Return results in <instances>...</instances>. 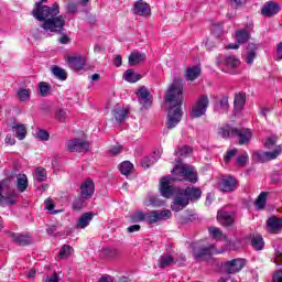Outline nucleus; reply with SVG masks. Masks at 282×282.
<instances>
[{
	"label": "nucleus",
	"instance_id": "nucleus-47",
	"mask_svg": "<svg viewBox=\"0 0 282 282\" xmlns=\"http://www.w3.org/2000/svg\"><path fill=\"white\" fill-rule=\"evenodd\" d=\"M35 138H37V140H42L43 142H47V140H50V133L45 130L39 129L35 132Z\"/></svg>",
	"mask_w": 282,
	"mask_h": 282
},
{
	"label": "nucleus",
	"instance_id": "nucleus-42",
	"mask_svg": "<svg viewBox=\"0 0 282 282\" xmlns=\"http://www.w3.org/2000/svg\"><path fill=\"white\" fill-rule=\"evenodd\" d=\"M18 98L21 100V102H26V100H30V89L20 88L18 90Z\"/></svg>",
	"mask_w": 282,
	"mask_h": 282
},
{
	"label": "nucleus",
	"instance_id": "nucleus-44",
	"mask_svg": "<svg viewBox=\"0 0 282 282\" xmlns=\"http://www.w3.org/2000/svg\"><path fill=\"white\" fill-rule=\"evenodd\" d=\"M276 135H271L269 137L265 142H264V148L265 149H273V151L276 149Z\"/></svg>",
	"mask_w": 282,
	"mask_h": 282
},
{
	"label": "nucleus",
	"instance_id": "nucleus-31",
	"mask_svg": "<svg viewBox=\"0 0 282 282\" xmlns=\"http://www.w3.org/2000/svg\"><path fill=\"white\" fill-rule=\"evenodd\" d=\"M17 193L10 192L7 196H2L0 206H14V204H17Z\"/></svg>",
	"mask_w": 282,
	"mask_h": 282
},
{
	"label": "nucleus",
	"instance_id": "nucleus-10",
	"mask_svg": "<svg viewBox=\"0 0 282 282\" xmlns=\"http://www.w3.org/2000/svg\"><path fill=\"white\" fill-rule=\"evenodd\" d=\"M243 268H246V260L241 258L229 260L224 264V270L227 274H237V272H241Z\"/></svg>",
	"mask_w": 282,
	"mask_h": 282
},
{
	"label": "nucleus",
	"instance_id": "nucleus-1",
	"mask_svg": "<svg viewBox=\"0 0 282 282\" xmlns=\"http://www.w3.org/2000/svg\"><path fill=\"white\" fill-rule=\"evenodd\" d=\"M45 0L37 2L32 11L34 19L37 21H44L41 28L45 32H63L65 28V18L58 15L61 13L58 3H54L52 7L43 6Z\"/></svg>",
	"mask_w": 282,
	"mask_h": 282
},
{
	"label": "nucleus",
	"instance_id": "nucleus-39",
	"mask_svg": "<svg viewBox=\"0 0 282 282\" xmlns=\"http://www.w3.org/2000/svg\"><path fill=\"white\" fill-rule=\"evenodd\" d=\"M47 180V171L45 167H36L35 169V182H45Z\"/></svg>",
	"mask_w": 282,
	"mask_h": 282
},
{
	"label": "nucleus",
	"instance_id": "nucleus-45",
	"mask_svg": "<svg viewBox=\"0 0 282 282\" xmlns=\"http://www.w3.org/2000/svg\"><path fill=\"white\" fill-rule=\"evenodd\" d=\"M217 105H219L223 111H228V108L230 107L228 104V96L223 95L221 98L217 101Z\"/></svg>",
	"mask_w": 282,
	"mask_h": 282
},
{
	"label": "nucleus",
	"instance_id": "nucleus-48",
	"mask_svg": "<svg viewBox=\"0 0 282 282\" xmlns=\"http://www.w3.org/2000/svg\"><path fill=\"white\" fill-rule=\"evenodd\" d=\"M132 221H134V223L147 221V214H144V212H135L132 215Z\"/></svg>",
	"mask_w": 282,
	"mask_h": 282
},
{
	"label": "nucleus",
	"instance_id": "nucleus-12",
	"mask_svg": "<svg viewBox=\"0 0 282 282\" xmlns=\"http://www.w3.org/2000/svg\"><path fill=\"white\" fill-rule=\"evenodd\" d=\"M224 250L215 249V245H209L208 247L195 248L193 254L196 259H206V257H212V254H223Z\"/></svg>",
	"mask_w": 282,
	"mask_h": 282
},
{
	"label": "nucleus",
	"instance_id": "nucleus-54",
	"mask_svg": "<svg viewBox=\"0 0 282 282\" xmlns=\"http://www.w3.org/2000/svg\"><path fill=\"white\" fill-rule=\"evenodd\" d=\"M238 166H243L245 164H248V153H245L237 159Z\"/></svg>",
	"mask_w": 282,
	"mask_h": 282
},
{
	"label": "nucleus",
	"instance_id": "nucleus-41",
	"mask_svg": "<svg viewBox=\"0 0 282 282\" xmlns=\"http://www.w3.org/2000/svg\"><path fill=\"white\" fill-rule=\"evenodd\" d=\"M267 199H268V193H265V192H262V193L258 196V198H257V200H256V206H257V208H259V210H263V208H265V202H267Z\"/></svg>",
	"mask_w": 282,
	"mask_h": 282
},
{
	"label": "nucleus",
	"instance_id": "nucleus-57",
	"mask_svg": "<svg viewBox=\"0 0 282 282\" xmlns=\"http://www.w3.org/2000/svg\"><path fill=\"white\" fill-rule=\"evenodd\" d=\"M273 282H282V270L275 271L273 274Z\"/></svg>",
	"mask_w": 282,
	"mask_h": 282
},
{
	"label": "nucleus",
	"instance_id": "nucleus-26",
	"mask_svg": "<svg viewBox=\"0 0 282 282\" xmlns=\"http://www.w3.org/2000/svg\"><path fill=\"white\" fill-rule=\"evenodd\" d=\"M202 76V68L199 66H192L188 67L185 72V78L186 80H197Z\"/></svg>",
	"mask_w": 282,
	"mask_h": 282
},
{
	"label": "nucleus",
	"instance_id": "nucleus-59",
	"mask_svg": "<svg viewBox=\"0 0 282 282\" xmlns=\"http://www.w3.org/2000/svg\"><path fill=\"white\" fill-rule=\"evenodd\" d=\"M46 282H58V273H53L51 276H47Z\"/></svg>",
	"mask_w": 282,
	"mask_h": 282
},
{
	"label": "nucleus",
	"instance_id": "nucleus-49",
	"mask_svg": "<svg viewBox=\"0 0 282 282\" xmlns=\"http://www.w3.org/2000/svg\"><path fill=\"white\" fill-rule=\"evenodd\" d=\"M67 116H69V111L67 110L58 109L56 111V118L59 122H65V120H67Z\"/></svg>",
	"mask_w": 282,
	"mask_h": 282
},
{
	"label": "nucleus",
	"instance_id": "nucleus-27",
	"mask_svg": "<svg viewBox=\"0 0 282 282\" xmlns=\"http://www.w3.org/2000/svg\"><path fill=\"white\" fill-rule=\"evenodd\" d=\"M259 46L257 44H249L247 48V55H246V63L247 65H252L254 63V59L257 58V50Z\"/></svg>",
	"mask_w": 282,
	"mask_h": 282
},
{
	"label": "nucleus",
	"instance_id": "nucleus-4",
	"mask_svg": "<svg viewBox=\"0 0 282 282\" xmlns=\"http://www.w3.org/2000/svg\"><path fill=\"white\" fill-rule=\"evenodd\" d=\"M202 197V189L199 187H187L185 189H181L172 205L171 208L175 213H180V210H184V207L189 204V202H197Z\"/></svg>",
	"mask_w": 282,
	"mask_h": 282
},
{
	"label": "nucleus",
	"instance_id": "nucleus-58",
	"mask_svg": "<svg viewBox=\"0 0 282 282\" xmlns=\"http://www.w3.org/2000/svg\"><path fill=\"white\" fill-rule=\"evenodd\" d=\"M141 165L143 169H149V166L153 165V161L149 158L143 159Z\"/></svg>",
	"mask_w": 282,
	"mask_h": 282
},
{
	"label": "nucleus",
	"instance_id": "nucleus-23",
	"mask_svg": "<svg viewBox=\"0 0 282 282\" xmlns=\"http://www.w3.org/2000/svg\"><path fill=\"white\" fill-rule=\"evenodd\" d=\"M144 61H147V53L134 51L129 56V65H131V67L142 64Z\"/></svg>",
	"mask_w": 282,
	"mask_h": 282
},
{
	"label": "nucleus",
	"instance_id": "nucleus-30",
	"mask_svg": "<svg viewBox=\"0 0 282 282\" xmlns=\"http://www.w3.org/2000/svg\"><path fill=\"white\" fill-rule=\"evenodd\" d=\"M234 107L236 111H241L246 107V94L239 93L235 96Z\"/></svg>",
	"mask_w": 282,
	"mask_h": 282
},
{
	"label": "nucleus",
	"instance_id": "nucleus-13",
	"mask_svg": "<svg viewBox=\"0 0 282 282\" xmlns=\"http://www.w3.org/2000/svg\"><path fill=\"white\" fill-rule=\"evenodd\" d=\"M137 98L140 105H142V107L145 109H149V107L153 105V96H151V93L145 86H142L138 89Z\"/></svg>",
	"mask_w": 282,
	"mask_h": 282
},
{
	"label": "nucleus",
	"instance_id": "nucleus-14",
	"mask_svg": "<svg viewBox=\"0 0 282 282\" xmlns=\"http://www.w3.org/2000/svg\"><path fill=\"white\" fill-rule=\"evenodd\" d=\"M218 188L223 193H232L237 188V180L232 176H223L218 183Z\"/></svg>",
	"mask_w": 282,
	"mask_h": 282
},
{
	"label": "nucleus",
	"instance_id": "nucleus-16",
	"mask_svg": "<svg viewBox=\"0 0 282 282\" xmlns=\"http://www.w3.org/2000/svg\"><path fill=\"white\" fill-rule=\"evenodd\" d=\"M267 230L272 235H279V232L282 231V218H278L274 216L270 217L267 220Z\"/></svg>",
	"mask_w": 282,
	"mask_h": 282
},
{
	"label": "nucleus",
	"instance_id": "nucleus-5",
	"mask_svg": "<svg viewBox=\"0 0 282 282\" xmlns=\"http://www.w3.org/2000/svg\"><path fill=\"white\" fill-rule=\"evenodd\" d=\"M218 134H220L225 140L228 138H238L239 144H248L252 140V131L248 128H232L230 124L226 123L218 129Z\"/></svg>",
	"mask_w": 282,
	"mask_h": 282
},
{
	"label": "nucleus",
	"instance_id": "nucleus-62",
	"mask_svg": "<svg viewBox=\"0 0 282 282\" xmlns=\"http://www.w3.org/2000/svg\"><path fill=\"white\" fill-rule=\"evenodd\" d=\"M276 56L278 61H282V42L278 44Z\"/></svg>",
	"mask_w": 282,
	"mask_h": 282
},
{
	"label": "nucleus",
	"instance_id": "nucleus-64",
	"mask_svg": "<svg viewBox=\"0 0 282 282\" xmlns=\"http://www.w3.org/2000/svg\"><path fill=\"white\" fill-rule=\"evenodd\" d=\"M113 63H115L116 67H120V65H122V56L116 55Z\"/></svg>",
	"mask_w": 282,
	"mask_h": 282
},
{
	"label": "nucleus",
	"instance_id": "nucleus-20",
	"mask_svg": "<svg viewBox=\"0 0 282 282\" xmlns=\"http://www.w3.org/2000/svg\"><path fill=\"white\" fill-rule=\"evenodd\" d=\"M217 220L219 221V224H221V226H232L235 221V215L230 212L219 209Z\"/></svg>",
	"mask_w": 282,
	"mask_h": 282
},
{
	"label": "nucleus",
	"instance_id": "nucleus-21",
	"mask_svg": "<svg viewBox=\"0 0 282 282\" xmlns=\"http://www.w3.org/2000/svg\"><path fill=\"white\" fill-rule=\"evenodd\" d=\"M10 237L14 243L18 246H30L32 243V238L29 234H10Z\"/></svg>",
	"mask_w": 282,
	"mask_h": 282
},
{
	"label": "nucleus",
	"instance_id": "nucleus-9",
	"mask_svg": "<svg viewBox=\"0 0 282 282\" xmlns=\"http://www.w3.org/2000/svg\"><path fill=\"white\" fill-rule=\"evenodd\" d=\"M281 145H278L272 152L256 151L252 156L256 162H270L276 160L281 155Z\"/></svg>",
	"mask_w": 282,
	"mask_h": 282
},
{
	"label": "nucleus",
	"instance_id": "nucleus-36",
	"mask_svg": "<svg viewBox=\"0 0 282 282\" xmlns=\"http://www.w3.org/2000/svg\"><path fill=\"white\" fill-rule=\"evenodd\" d=\"M251 246L253 250H263L265 242L263 241V237L261 235H256L251 239Z\"/></svg>",
	"mask_w": 282,
	"mask_h": 282
},
{
	"label": "nucleus",
	"instance_id": "nucleus-46",
	"mask_svg": "<svg viewBox=\"0 0 282 282\" xmlns=\"http://www.w3.org/2000/svg\"><path fill=\"white\" fill-rule=\"evenodd\" d=\"M72 254V247L68 245H64L62 249L59 250V258L61 259H67Z\"/></svg>",
	"mask_w": 282,
	"mask_h": 282
},
{
	"label": "nucleus",
	"instance_id": "nucleus-56",
	"mask_svg": "<svg viewBox=\"0 0 282 282\" xmlns=\"http://www.w3.org/2000/svg\"><path fill=\"white\" fill-rule=\"evenodd\" d=\"M44 206H45L46 210H54V202H52L51 198H47L44 202Z\"/></svg>",
	"mask_w": 282,
	"mask_h": 282
},
{
	"label": "nucleus",
	"instance_id": "nucleus-3",
	"mask_svg": "<svg viewBox=\"0 0 282 282\" xmlns=\"http://www.w3.org/2000/svg\"><path fill=\"white\" fill-rule=\"evenodd\" d=\"M184 86L177 82H174L167 89L164 100L170 105L167 112V129H175L180 121L182 120V100Z\"/></svg>",
	"mask_w": 282,
	"mask_h": 282
},
{
	"label": "nucleus",
	"instance_id": "nucleus-32",
	"mask_svg": "<svg viewBox=\"0 0 282 282\" xmlns=\"http://www.w3.org/2000/svg\"><path fill=\"white\" fill-rule=\"evenodd\" d=\"M175 263V258L171 254H163L160 257L159 268H170V265H173Z\"/></svg>",
	"mask_w": 282,
	"mask_h": 282
},
{
	"label": "nucleus",
	"instance_id": "nucleus-37",
	"mask_svg": "<svg viewBox=\"0 0 282 282\" xmlns=\"http://www.w3.org/2000/svg\"><path fill=\"white\" fill-rule=\"evenodd\" d=\"M208 232L213 239H216V241H219L221 239H226V235H224V231L217 227H209Z\"/></svg>",
	"mask_w": 282,
	"mask_h": 282
},
{
	"label": "nucleus",
	"instance_id": "nucleus-8",
	"mask_svg": "<svg viewBox=\"0 0 282 282\" xmlns=\"http://www.w3.org/2000/svg\"><path fill=\"white\" fill-rule=\"evenodd\" d=\"M89 142L83 139H72L66 143V149L70 153H87L89 151Z\"/></svg>",
	"mask_w": 282,
	"mask_h": 282
},
{
	"label": "nucleus",
	"instance_id": "nucleus-55",
	"mask_svg": "<svg viewBox=\"0 0 282 282\" xmlns=\"http://www.w3.org/2000/svg\"><path fill=\"white\" fill-rule=\"evenodd\" d=\"M58 43H61L62 45H67L69 44V37L67 34H62L59 37H58Z\"/></svg>",
	"mask_w": 282,
	"mask_h": 282
},
{
	"label": "nucleus",
	"instance_id": "nucleus-25",
	"mask_svg": "<svg viewBox=\"0 0 282 282\" xmlns=\"http://www.w3.org/2000/svg\"><path fill=\"white\" fill-rule=\"evenodd\" d=\"M91 219H94V213L87 212L83 214L77 220L76 228H79V229L87 228V226H89V224L91 223Z\"/></svg>",
	"mask_w": 282,
	"mask_h": 282
},
{
	"label": "nucleus",
	"instance_id": "nucleus-22",
	"mask_svg": "<svg viewBox=\"0 0 282 282\" xmlns=\"http://www.w3.org/2000/svg\"><path fill=\"white\" fill-rule=\"evenodd\" d=\"M224 65L227 67V72H229V74H235L232 69H237V67L241 65V62L239 58H237V56L228 55L224 59Z\"/></svg>",
	"mask_w": 282,
	"mask_h": 282
},
{
	"label": "nucleus",
	"instance_id": "nucleus-33",
	"mask_svg": "<svg viewBox=\"0 0 282 282\" xmlns=\"http://www.w3.org/2000/svg\"><path fill=\"white\" fill-rule=\"evenodd\" d=\"M17 181L18 191L25 193L28 191V176L25 174H19Z\"/></svg>",
	"mask_w": 282,
	"mask_h": 282
},
{
	"label": "nucleus",
	"instance_id": "nucleus-34",
	"mask_svg": "<svg viewBox=\"0 0 282 282\" xmlns=\"http://www.w3.org/2000/svg\"><path fill=\"white\" fill-rule=\"evenodd\" d=\"M133 169H134L133 163L129 161H124L119 165V171L121 175H126V176L131 175V173H133Z\"/></svg>",
	"mask_w": 282,
	"mask_h": 282
},
{
	"label": "nucleus",
	"instance_id": "nucleus-15",
	"mask_svg": "<svg viewBox=\"0 0 282 282\" xmlns=\"http://www.w3.org/2000/svg\"><path fill=\"white\" fill-rule=\"evenodd\" d=\"M95 191H96V185L91 180H86L80 185V196L83 197V199H91V197H94Z\"/></svg>",
	"mask_w": 282,
	"mask_h": 282
},
{
	"label": "nucleus",
	"instance_id": "nucleus-2",
	"mask_svg": "<svg viewBox=\"0 0 282 282\" xmlns=\"http://www.w3.org/2000/svg\"><path fill=\"white\" fill-rule=\"evenodd\" d=\"M173 176H164L161 178L160 191L162 197H173L175 189L173 188V182H191L192 184L197 183V171L195 167L186 164H178L172 170Z\"/></svg>",
	"mask_w": 282,
	"mask_h": 282
},
{
	"label": "nucleus",
	"instance_id": "nucleus-63",
	"mask_svg": "<svg viewBox=\"0 0 282 282\" xmlns=\"http://www.w3.org/2000/svg\"><path fill=\"white\" fill-rule=\"evenodd\" d=\"M128 232H138L140 231V225H132L127 228Z\"/></svg>",
	"mask_w": 282,
	"mask_h": 282
},
{
	"label": "nucleus",
	"instance_id": "nucleus-24",
	"mask_svg": "<svg viewBox=\"0 0 282 282\" xmlns=\"http://www.w3.org/2000/svg\"><path fill=\"white\" fill-rule=\"evenodd\" d=\"M68 63L75 72H80V69L87 65V59L83 56H70L68 57Z\"/></svg>",
	"mask_w": 282,
	"mask_h": 282
},
{
	"label": "nucleus",
	"instance_id": "nucleus-43",
	"mask_svg": "<svg viewBox=\"0 0 282 282\" xmlns=\"http://www.w3.org/2000/svg\"><path fill=\"white\" fill-rule=\"evenodd\" d=\"M189 153H193V150L188 145H183L175 151V155H180L181 158H186Z\"/></svg>",
	"mask_w": 282,
	"mask_h": 282
},
{
	"label": "nucleus",
	"instance_id": "nucleus-7",
	"mask_svg": "<svg viewBox=\"0 0 282 282\" xmlns=\"http://www.w3.org/2000/svg\"><path fill=\"white\" fill-rule=\"evenodd\" d=\"M173 217V213L170 209L165 210H152L147 213V223L148 224H160V221H166Z\"/></svg>",
	"mask_w": 282,
	"mask_h": 282
},
{
	"label": "nucleus",
	"instance_id": "nucleus-17",
	"mask_svg": "<svg viewBox=\"0 0 282 282\" xmlns=\"http://www.w3.org/2000/svg\"><path fill=\"white\" fill-rule=\"evenodd\" d=\"M279 12H281V6H279V3L273 2V1H269V2L264 3V6L261 10V14L263 17H268V18L279 14Z\"/></svg>",
	"mask_w": 282,
	"mask_h": 282
},
{
	"label": "nucleus",
	"instance_id": "nucleus-52",
	"mask_svg": "<svg viewBox=\"0 0 282 282\" xmlns=\"http://www.w3.org/2000/svg\"><path fill=\"white\" fill-rule=\"evenodd\" d=\"M85 205V200L82 198H76L73 202V210H82L83 206Z\"/></svg>",
	"mask_w": 282,
	"mask_h": 282
},
{
	"label": "nucleus",
	"instance_id": "nucleus-28",
	"mask_svg": "<svg viewBox=\"0 0 282 282\" xmlns=\"http://www.w3.org/2000/svg\"><path fill=\"white\" fill-rule=\"evenodd\" d=\"M142 79V75L135 73L133 68H130L123 73V80L127 83H138V80Z\"/></svg>",
	"mask_w": 282,
	"mask_h": 282
},
{
	"label": "nucleus",
	"instance_id": "nucleus-18",
	"mask_svg": "<svg viewBox=\"0 0 282 282\" xmlns=\"http://www.w3.org/2000/svg\"><path fill=\"white\" fill-rule=\"evenodd\" d=\"M133 12L139 17H149L151 14V6L144 0H138L133 6Z\"/></svg>",
	"mask_w": 282,
	"mask_h": 282
},
{
	"label": "nucleus",
	"instance_id": "nucleus-38",
	"mask_svg": "<svg viewBox=\"0 0 282 282\" xmlns=\"http://www.w3.org/2000/svg\"><path fill=\"white\" fill-rule=\"evenodd\" d=\"M52 74L55 78H58V80H67V72L58 66L52 67Z\"/></svg>",
	"mask_w": 282,
	"mask_h": 282
},
{
	"label": "nucleus",
	"instance_id": "nucleus-51",
	"mask_svg": "<svg viewBox=\"0 0 282 282\" xmlns=\"http://www.w3.org/2000/svg\"><path fill=\"white\" fill-rule=\"evenodd\" d=\"M237 153H239V150L237 149H231L228 150L224 156L225 162H230L232 160V158H235V155H237Z\"/></svg>",
	"mask_w": 282,
	"mask_h": 282
},
{
	"label": "nucleus",
	"instance_id": "nucleus-29",
	"mask_svg": "<svg viewBox=\"0 0 282 282\" xmlns=\"http://www.w3.org/2000/svg\"><path fill=\"white\" fill-rule=\"evenodd\" d=\"M112 116L118 122H124V120H127V116H129V109L122 107L116 108Z\"/></svg>",
	"mask_w": 282,
	"mask_h": 282
},
{
	"label": "nucleus",
	"instance_id": "nucleus-53",
	"mask_svg": "<svg viewBox=\"0 0 282 282\" xmlns=\"http://www.w3.org/2000/svg\"><path fill=\"white\" fill-rule=\"evenodd\" d=\"M67 12L69 14H76L78 12V6L75 2H68L67 3Z\"/></svg>",
	"mask_w": 282,
	"mask_h": 282
},
{
	"label": "nucleus",
	"instance_id": "nucleus-50",
	"mask_svg": "<svg viewBox=\"0 0 282 282\" xmlns=\"http://www.w3.org/2000/svg\"><path fill=\"white\" fill-rule=\"evenodd\" d=\"M99 282H116V279L109 274H105L99 279ZM119 282H129V280H127V278H122Z\"/></svg>",
	"mask_w": 282,
	"mask_h": 282
},
{
	"label": "nucleus",
	"instance_id": "nucleus-61",
	"mask_svg": "<svg viewBox=\"0 0 282 282\" xmlns=\"http://www.w3.org/2000/svg\"><path fill=\"white\" fill-rule=\"evenodd\" d=\"M17 143V140H14V138H12L10 134H8L6 137V144H10L11 147Z\"/></svg>",
	"mask_w": 282,
	"mask_h": 282
},
{
	"label": "nucleus",
	"instance_id": "nucleus-60",
	"mask_svg": "<svg viewBox=\"0 0 282 282\" xmlns=\"http://www.w3.org/2000/svg\"><path fill=\"white\" fill-rule=\"evenodd\" d=\"M230 3L234 8H241V6H243V0H230Z\"/></svg>",
	"mask_w": 282,
	"mask_h": 282
},
{
	"label": "nucleus",
	"instance_id": "nucleus-35",
	"mask_svg": "<svg viewBox=\"0 0 282 282\" xmlns=\"http://www.w3.org/2000/svg\"><path fill=\"white\" fill-rule=\"evenodd\" d=\"M18 140H25V135H28V129L23 124H15L12 127Z\"/></svg>",
	"mask_w": 282,
	"mask_h": 282
},
{
	"label": "nucleus",
	"instance_id": "nucleus-40",
	"mask_svg": "<svg viewBox=\"0 0 282 282\" xmlns=\"http://www.w3.org/2000/svg\"><path fill=\"white\" fill-rule=\"evenodd\" d=\"M39 89H40V95L45 98L47 96H50L51 91H52V86H50V84L45 83V82H41L39 84Z\"/></svg>",
	"mask_w": 282,
	"mask_h": 282
},
{
	"label": "nucleus",
	"instance_id": "nucleus-19",
	"mask_svg": "<svg viewBox=\"0 0 282 282\" xmlns=\"http://www.w3.org/2000/svg\"><path fill=\"white\" fill-rule=\"evenodd\" d=\"M120 257V251L116 248H104L99 251V259L102 261H113Z\"/></svg>",
	"mask_w": 282,
	"mask_h": 282
},
{
	"label": "nucleus",
	"instance_id": "nucleus-11",
	"mask_svg": "<svg viewBox=\"0 0 282 282\" xmlns=\"http://www.w3.org/2000/svg\"><path fill=\"white\" fill-rule=\"evenodd\" d=\"M250 41V33L247 30L236 31V43L228 44L226 50H239L240 45H243Z\"/></svg>",
	"mask_w": 282,
	"mask_h": 282
},
{
	"label": "nucleus",
	"instance_id": "nucleus-6",
	"mask_svg": "<svg viewBox=\"0 0 282 282\" xmlns=\"http://www.w3.org/2000/svg\"><path fill=\"white\" fill-rule=\"evenodd\" d=\"M209 105L210 99H208V95H202L192 107V111L189 113L191 118H202V116H206Z\"/></svg>",
	"mask_w": 282,
	"mask_h": 282
}]
</instances>
